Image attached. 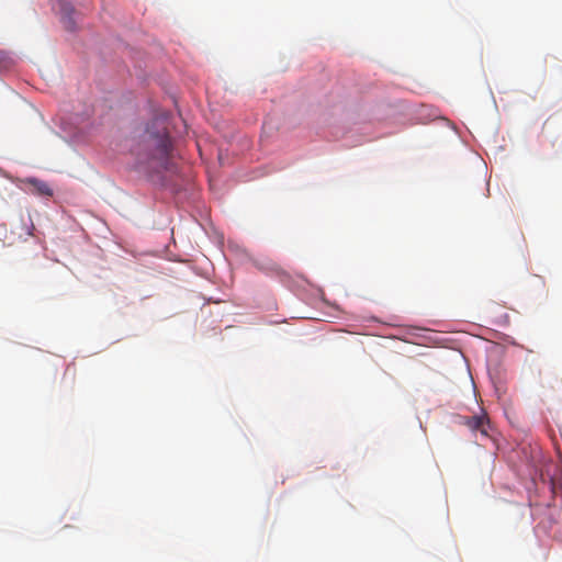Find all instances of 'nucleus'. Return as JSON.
<instances>
[{
    "label": "nucleus",
    "mask_w": 562,
    "mask_h": 562,
    "mask_svg": "<svg viewBox=\"0 0 562 562\" xmlns=\"http://www.w3.org/2000/svg\"><path fill=\"white\" fill-rule=\"evenodd\" d=\"M56 7L60 13L65 29L74 31L76 29V20L74 19L75 9L72 3L68 0H57Z\"/></svg>",
    "instance_id": "f03ea898"
},
{
    "label": "nucleus",
    "mask_w": 562,
    "mask_h": 562,
    "mask_svg": "<svg viewBox=\"0 0 562 562\" xmlns=\"http://www.w3.org/2000/svg\"><path fill=\"white\" fill-rule=\"evenodd\" d=\"M462 424L473 431H480L482 435L487 436L486 426L488 425V419L485 414L481 416L462 417Z\"/></svg>",
    "instance_id": "7ed1b4c3"
},
{
    "label": "nucleus",
    "mask_w": 562,
    "mask_h": 562,
    "mask_svg": "<svg viewBox=\"0 0 562 562\" xmlns=\"http://www.w3.org/2000/svg\"><path fill=\"white\" fill-rule=\"evenodd\" d=\"M29 183L36 190L38 194L44 196L53 195V191L46 182L32 178L29 180Z\"/></svg>",
    "instance_id": "20e7f679"
},
{
    "label": "nucleus",
    "mask_w": 562,
    "mask_h": 562,
    "mask_svg": "<svg viewBox=\"0 0 562 562\" xmlns=\"http://www.w3.org/2000/svg\"><path fill=\"white\" fill-rule=\"evenodd\" d=\"M170 153L171 140L162 119H155L132 149L139 167L153 172L169 169Z\"/></svg>",
    "instance_id": "f257e3e1"
}]
</instances>
